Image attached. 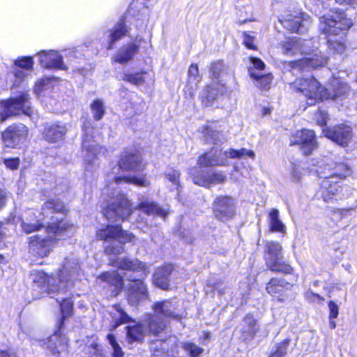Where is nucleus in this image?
<instances>
[{"mask_svg": "<svg viewBox=\"0 0 357 357\" xmlns=\"http://www.w3.org/2000/svg\"><path fill=\"white\" fill-rule=\"evenodd\" d=\"M114 266L121 270L127 271L125 278L133 282L128 289V301L132 305L148 298L149 292L143 280L147 276L149 271L144 263L137 259L128 257L118 259L114 261Z\"/></svg>", "mask_w": 357, "mask_h": 357, "instance_id": "nucleus-3", "label": "nucleus"}, {"mask_svg": "<svg viewBox=\"0 0 357 357\" xmlns=\"http://www.w3.org/2000/svg\"><path fill=\"white\" fill-rule=\"evenodd\" d=\"M169 344L167 340L155 339L152 340L150 343V350L153 357H160L168 351Z\"/></svg>", "mask_w": 357, "mask_h": 357, "instance_id": "nucleus-40", "label": "nucleus"}, {"mask_svg": "<svg viewBox=\"0 0 357 357\" xmlns=\"http://www.w3.org/2000/svg\"><path fill=\"white\" fill-rule=\"evenodd\" d=\"M317 121L319 125L321 126H324L326 124L327 121V114L324 112H319L317 114Z\"/></svg>", "mask_w": 357, "mask_h": 357, "instance_id": "nucleus-64", "label": "nucleus"}, {"mask_svg": "<svg viewBox=\"0 0 357 357\" xmlns=\"http://www.w3.org/2000/svg\"><path fill=\"white\" fill-rule=\"evenodd\" d=\"M250 75L255 80L257 86L261 89L267 90L270 88L273 76L271 73L263 74L260 72H254L253 69L248 70Z\"/></svg>", "mask_w": 357, "mask_h": 357, "instance_id": "nucleus-34", "label": "nucleus"}, {"mask_svg": "<svg viewBox=\"0 0 357 357\" xmlns=\"http://www.w3.org/2000/svg\"><path fill=\"white\" fill-rule=\"evenodd\" d=\"M181 348L189 357H199L204 351L203 348L190 341L183 342Z\"/></svg>", "mask_w": 357, "mask_h": 357, "instance_id": "nucleus-43", "label": "nucleus"}, {"mask_svg": "<svg viewBox=\"0 0 357 357\" xmlns=\"http://www.w3.org/2000/svg\"><path fill=\"white\" fill-rule=\"evenodd\" d=\"M188 82L193 86H196L200 82L201 77L199 73V68L197 64H192L188 69Z\"/></svg>", "mask_w": 357, "mask_h": 357, "instance_id": "nucleus-50", "label": "nucleus"}, {"mask_svg": "<svg viewBox=\"0 0 357 357\" xmlns=\"http://www.w3.org/2000/svg\"><path fill=\"white\" fill-rule=\"evenodd\" d=\"M93 128L90 121L84 122L82 130L84 132L82 151L84 155L85 168L87 171H92L98 165V160L100 155L105 153V147L100 146L93 135Z\"/></svg>", "mask_w": 357, "mask_h": 357, "instance_id": "nucleus-10", "label": "nucleus"}, {"mask_svg": "<svg viewBox=\"0 0 357 357\" xmlns=\"http://www.w3.org/2000/svg\"><path fill=\"white\" fill-rule=\"evenodd\" d=\"M268 228L271 232H278L283 235L286 234V226L280 218L279 211L273 208L268 213Z\"/></svg>", "mask_w": 357, "mask_h": 357, "instance_id": "nucleus-32", "label": "nucleus"}, {"mask_svg": "<svg viewBox=\"0 0 357 357\" xmlns=\"http://www.w3.org/2000/svg\"><path fill=\"white\" fill-rule=\"evenodd\" d=\"M172 270V266L170 264L158 268L153 274L154 284L162 289H167L169 285V276Z\"/></svg>", "mask_w": 357, "mask_h": 357, "instance_id": "nucleus-29", "label": "nucleus"}, {"mask_svg": "<svg viewBox=\"0 0 357 357\" xmlns=\"http://www.w3.org/2000/svg\"><path fill=\"white\" fill-rule=\"evenodd\" d=\"M3 163L6 167L11 170L17 169L20 165V159L18 158H12L4 159Z\"/></svg>", "mask_w": 357, "mask_h": 357, "instance_id": "nucleus-58", "label": "nucleus"}, {"mask_svg": "<svg viewBox=\"0 0 357 357\" xmlns=\"http://www.w3.org/2000/svg\"><path fill=\"white\" fill-rule=\"evenodd\" d=\"M227 155H228V158H231L249 157L252 159H254L255 156V152L253 151L247 150L244 148L239 150L231 149L229 151H227Z\"/></svg>", "mask_w": 357, "mask_h": 357, "instance_id": "nucleus-47", "label": "nucleus"}, {"mask_svg": "<svg viewBox=\"0 0 357 357\" xmlns=\"http://www.w3.org/2000/svg\"><path fill=\"white\" fill-rule=\"evenodd\" d=\"M138 208L149 215H155L165 218L167 211L153 201H142L138 204Z\"/></svg>", "mask_w": 357, "mask_h": 357, "instance_id": "nucleus-31", "label": "nucleus"}, {"mask_svg": "<svg viewBox=\"0 0 357 357\" xmlns=\"http://www.w3.org/2000/svg\"><path fill=\"white\" fill-rule=\"evenodd\" d=\"M328 308H329V311H330V314H329L330 319H335L337 317L338 313H339V307H338L337 305L335 302L331 301L328 303Z\"/></svg>", "mask_w": 357, "mask_h": 357, "instance_id": "nucleus-62", "label": "nucleus"}, {"mask_svg": "<svg viewBox=\"0 0 357 357\" xmlns=\"http://www.w3.org/2000/svg\"><path fill=\"white\" fill-rule=\"evenodd\" d=\"M254 37L247 33H243V44L250 50H255L256 46L253 43Z\"/></svg>", "mask_w": 357, "mask_h": 357, "instance_id": "nucleus-63", "label": "nucleus"}, {"mask_svg": "<svg viewBox=\"0 0 357 357\" xmlns=\"http://www.w3.org/2000/svg\"><path fill=\"white\" fill-rule=\"evenodd\" d=\"M51 84V79L45 77L38 81L34 88V91L36 94L40 95L43 91L49 89Z\"/></svg>", "mask_w": 357, "mask_h": 357, "instance_id": "nucleus-52", "label": "nucleus"}, {"mask_svg": "<svg viewBox=\"0 0 357 357\" xmlns=\"http://www.w3.org/2000/svg\"><path fill=\"white\" fill-rule=\"evenodd\" d=\"M142 160L141 155L137 152L130 153L126 152L121 155L118 167H114V169L119 170L121 169L125 171L140 172L144 168ZM112 174H115L114 170Z\"/></svg>", "mask_w": 357, "mask_h": 357, "instance_id": "nucleus-25", "label": "nucleus"}, {"mask_svg": "<svg viewBox=\"0 0 357 357\" xmlns=\"http://www.w3.org/2000/svg\"><path fill=\"white\" fill-rule=\"evenodd\" d=\"M290 339H284L276 343L271 349L268 357H287V354L292 349H289Z\"/></svg>", "mask_w": 357, "mask_h": 357, "instance_id": "nucleus-38", "label": "nucleus"}, {"mask_svg": "<svg viewBox=\"0 0 357 357\" xmlns=\"http://www.w3.org/2000/svg\"><path fill=\"white\" fill-rule=\"evenodd\" d=\"M222 280L214 275L211 276L207 280L206 286L205 288L206 292L208 294L209 291L214 292L218 291V294L222 296L224 295L227 289V287H222Z\"/></svg>", "mask_w": 357, "mask_h": 357, "instance_id": "nucleus-39", "label": "nucleus"}, {"mask_svg": "<svg viewBox=\"0 0 357 357\" xmlns=\"http://www.w3.org/2000/svg\"><path fill=\"white\" fill-rule=\"evenodd\" d=\"M0 121L3 122L11 116L24 114L31 116L33 109L31 106L28 92H20L17 96L0 102Z\"/></svg>", "mask_w": 357, "mask_h": 357, "instance_id": "nucleus-13", "label": "nucleus"}, {"mask_svg": "<svg viewBox=\"0 0 357 357\" xmlns=\"http://www.w3.org/2000/svg\"><path fill=\"white\" fill-rule=\"evenodd\" d=\"M203 133L206 135V140L216 144V136L218 134L215 131L212 130L209 127H206L203 130Z\"/></svg>", "mask_w": 357, "mask_h": 357, "instance_id": "nucleus-61", "label": "nucleus"}, {"mask_svg": "<svg viewBox=\"0 0 357 357\" xmlns=\"http://www.w3.org/2000/svg\"><path fill=\"white\" fill-rule=\"evenodd\" d=\"M104 198L101 207L104 216L110 222L127 219L132 213L131 205L126 196L114 188L108 186L103 189Z\"/></svg>", "mask_w": 357, "mask_h": 357, "instance_id": "nucleus-7", "label": "nucleus"}, {"mask_svg": "<svg viewBox=\"0 0 357 357\" xmlns=\"http://www.w3.org/2000/svg\"><path fill=\"white\" fill-rule=\"evenodd\" d=\"M208 180L209 187L211 184L224 183L226 180V176L220 172H208Z\"/></svg>", "mask_w": 357, "mask_h": 357, "instance_id": "nucleus-51", "label": "nucleus"}, {"mask_svg": "<svg viewBox=\"0 0 357 357\" xmlns=\"http://www.w3.org/2000/svg\"><path fill=\"white\" fill-rule=\"evenodd\" d=\"M26 70L18 68L16 67L13 68V73L15 77L14 85H19L20 81H24L28 76V74L25 72Z\"/></svg>", "mask_w": 357, "mask_h": 357, "instance_id": "nucleus-55", "label": "nucleus"}, {"mask_svg": "<svg viewBox=\"0 0 357 357\" xmlns=\"http://www.w3.org/2000/svg\"><path fill=\"white\" fill-rule=\"evenodd\" d=\"M312 162L316 167L314 171L322 178L316 197L324 202H332L342 190V181L351 174L350 167L340 159L332 160L326 158Z\"/></svg>", "mask_w": 357, "mask_h": 357, "instance_id": "nucleus-1", "label": "nucleus"}, {"mask_svg": "<svg viewBox=\"0 0 357 357\" xmlns=\"http://www.w3.org/2000/svg\"><path fill=\"white\" fill-rule=\"evenodd\" d=\"M113 178L114 179L115 184H119L122 181L127 183H132L138 186H147L149 185V181L144 176H126V175H115Z\"/></svg>", "mask_w": 357, "mask_h": 357, "instance_id": "nucleus-37", "label": "nucleus"}, {"mask_svg": "<svg viewBox=\"0 0 357 357\" xmlns=\"http://www.w3.org/2000/svg\"><path fill=\"white\" fill-rule=\"evenodd\" d=\"M114 308L118 313V317L116 321V326H119L121 324H125L129 322L130 320V317L128 315V314L121 308L119 305H116L114 306Z\"/></svg>", "mask_w": 357, "mask_h": 357, "instance_id": "nucleus-53", "label": "nucleus"}, {"mask_svg": "<svg viewBox=\"0 0 357 357\" xmlns=\"http://www.w3.org/2000/svg\"><path fill=\"white\" fill-rule=\"evenodd\" d=\"M305 298L310 302L321 303L324 298L319 294L314 293L312 290L309 289L305 293Z\"/></svg>", "mask_w": 357, "mask_h": 357, "instance_id": "nucleus-59", "label": "nucleus"}, {"mask_svg": "<svg viewBox=\"0 0 357 357\" xmlns=\"http://www.w3.org/2000/svg\"><path fill=\"white\" fill-rule=\"evenodd\" d=\"M349 86L347 83L344 82H337V86L334 89L333 93L329 92L330 97H328L327 99H337V98H342L344 96H346L349 91Z\"/></svg>", "mask_w": 357, "mask_h": 357, "instance_id": "nucleus-46", "label": "nucleus"}, {"mask_svg": "<svg viewBox=\"0 0 357 357\" xmlns=\"http://www.w3.org/2000/svg\"><path fill=\"white\" fill-rule=\"evenodd\" d=\"M180 172L176 169L169 168L167 169L165 173V178L172 183V185L169 186L171 191H176V195L178 196V190L181 187L180 185Z\"/></svg>", "mask_w": 357, "mask_h": 357, "instance_id": "nucleus-42", "label": "nucleus"}, {"mask_svg": "<svg viewBox=\"0 0 357 357\" xmlns=\"http://www.w3.org/2000/svg\"><path fill=\"white\" fill-rule=\"evenodd\" d=\"M259 328L257 319L252 315L247 314L240 326L241 338L245 342L251 341Z\"/></svg>", "mask_w": 357, "mask_h": 357, "instance_id": "nucleus-28", "label": "nucleus"}, {"mask_svg": "<svg viewBox=\"0 0 357 357\" xmlns=\"http://www.w3.org/2000/svg\"><path fill=\"white\" fill-rule=\"evenodd\" d=\"M175 303L171 300H164L154 303V314L149 315L147 321L149 333L154 336H158L166 328L169 319H180L181 317L175 312Z\"/></svg>", "mask_w": 357, "mask_h": 357, "instance_id": "nucleus-9", "label": "nucleus"}, {"mask_svg": "<svg viewBox=\"0 0 357 357\" xmlns=\"http://www.w3.org/2000/svg\"><path fill=\"white\" fill-rule=\"evenodd\" d=\"M189 174L192 176L195 184L208 188V172L194 167L190 169Z\"/></svg>", "mask_w": 357, "mask_h": 357, "instance_id": "nucleus-36", "label": "nucleus"}, {"mask_svg": "<svg viewBox=\"0 0 357 357\" xmlns=\"http://www.w3.org/2000/svg\"><path fill=\"white\" fill-rule=\"evenodd\" d=\"M230 70L221 60L211 64L210 73L212 77L217 79L212 84L208 86L200 94L202 102L206 106H208L217 98L218 96L224 95L227 92V89L223 79L219 80L224 75H228Z\"/></svg>", "mask_w": 357, "mask_h": 357, "instance_id": "nucleus-11", "label": "nucleus"}, {"mask_svg": "<svg viewBox=\"0 0 357 357\" xmlns=\"http://www.w3.org/2000/svg\"><path fill=\"white\" fill-rule=\"evenodd\" d=\"M70 289L67 288L59 293L56 291L54 296L56 301L60 306L61 317L57 322L56 331L49 337L47 347L56 357H61V354L66 353L68 348V339L65 335L62 334L61 330L65 319L70 316L73 311V303L69 296L71 294L68 293Z\"/></svg>", "mask_w": 357, "mask_h": 357, "instance_id": "nucleus-5", "label": "nucleus"}, {"mask_svg": "<svg viewBox=\"0 0 357 357\" xmlns=\"http://www.w3.org/2000/svg\"><path fill=\"white\" fill-rule=\"evenodd\" d=\"M146 72H139L135 73H124L121 79L135 85H141L145 82Z\"/></svg>", "mask_w": 357, "mask_h": 357, "instance_id": "nucleus-44", "label": "nucleus"}, {"mask_svg": "<svg viewBox=\"0 0 357 357\" xmlns=\"http://www.w3.org/2000/svg\"><path fill=\"white\" fill-rule=\"evenodd\" d=\"M135 40L123 44L113 57L115 62L124 64L132 60L139 51V44Z\"/></svg>", "mask_w": 357, "mask_h": 357, "instance_id": "nucleus-26", "label": "nucleus"}, {"mask_svg": "<svg viewBox=\"0 0 357 357\" xmlns=\"http://www.w3.org/2000/svg\"><path fill=\"white\" fill-rule=\"evenodd\" d=\"M31 278L34 286L46 292L50 298H54L56 291H61L56 275L50 276L43 271H33Z\"/></svg>", "mask_w": 357, "mask_h": 357, "instance_id": "nucleus-17", "label": "nucleus"}, {"mask_svg": "<svg viewBox=\"0 0 357 357\" xmlns=\"http://www.w3.org/2000/svg\"><path fill=\"white\" fill-rule=\"evenodd\" d=\"M96 236L104 241L105 252L109 255H118L123 252V245L128 242L134 243L135 238L132 233L122 229L119 225H108L98 229Z\"/></svg>", "mask_w": 357, "mask_h": 357, "instance_id": "nucleus-8", "label": "nucleus"}, {"mask_svg": "<svg viewBox=\"0 0 357 357\" xmlns=\"http://www.w3.org/2000/svg\"><path fill=\"white\" fill-rule=\"evenodd\" d=\"M130 28L123 20L116 22L111 29L105 31L103 43L107 50L114 49L115 44L125 36H130Z\"/></svg>", "mask_w": 357, "mask_h": 357, "instance_id": "nucleus-20", "label": "nucleus"}, {"mask_svg": "<svg viewBox=\"0 0 357 357\" xmlns=\"http://www.w3.org/2000/svg\"><path fill=\"white\" fill-rule=\"evenodd\" d=\"M28 136V129L23 124H15L9 126L3 133L2 139L8 147L15 148L23 143Z\"/></svg>", "mask_w": 357, "mask_h": 357, "instance_id": "nucleus-21", "label": "nucleus"}, {"mask_svg": "<svg viewBox=\"0 0 357 357\" xmlns=\"http://www.w3.org/2000/svg\"><path fill=\"white\" fill-rule=\"evenodd\" d=\"M264 258L267 267L274 272L292 274L293 268L283 261L282 246L276 241H268L265 245Z\"/></svg>", "mask_w": 357, "mask_h": 357, "instance_id": "nucleus-14", "label": "nucleus"}, {"mask_svg": "<svg viewBox=\"0 0 357 357\" xmlns=\"http://www.w3.org/2000/svg\"><path fill=\"white\" fill-rule=\"evenodd\" d=\"M14 67L31 71L33 66V60L31 56H20L14 61Z\"/></svg>", "mask_w": 357, "mask_h": 357, "instance_id": "nucleus-48", "label": "nucleus"}, {"mask_svg": "<svg viewBox=\"0 0 357 357\" xmlns=\"http://www.w3.org/2000/svg\"><path fill=\"white\" fill-rule=\"evenodd\" d=\"M227 151L222 152L221 149L213 147L210 151L199 157L197 164L204 167L223 166L227 165Z\"/></svg>", "mask_w": 357, "mask_h": 357, "instance_id": "nucleus-23", "label": "nucleus"}, {"mask_svg": "<svg viewBox=\"0 0 357 357\" xmlns=\"http://www.w3.org/2000/svg\"><path fill=\"white\" fill-rule=\"evenodd\" d=\"M91 110L95 120H100L105 114V109L102 100L96 99L91 104Z\"/></svg>", "mask_w": 357, "mask_h": 357, "instance_id": "nucleus-45", "label": "nucleus"}, {"mask_svg": "<svg viewBox=\"0 0 357 357\" xmlns=\"http://www.w3.org/2000/svg\"><path fill=\"white\" fill-rule=\"evenodd\" d=\"M352 25L351 19L337 10H330L319 17V31L328 35L327 51L328 54H341L345 50V31Z\"/></svg>", "mask_w": 357, "mask_h": 357, "instance_id": "nucleus-2", "label": "nucleus"}, {"mask_svg": "<svg viewBox=\"0 0 357 357\" xmlns=\"http://www.w3.org/2000/svg\"><path fill=\"white\" fill-rule=\"evenodd\" d=\"M281 24L292 32L303 33L305 32L311 24V20L306 13L294 11V14H288L279 19Z\"/></svg>", "mask_w": 357, "mask_h": 357, "instance_id": "nucleus-16", "label": "nucleus"}, {"mask_svg": "<svg viewBox=\"0 0 357 357\" xmlns=\"http://www.w3.org/2000/svg\"><path fill=\"white\" fill-rule=\"evenodd\" d=\"M234 199L229 196L218 197L213 204L214 215L222 222L229 220L235 214Z\"/></svg>", "mask_w": 357, "mask_h": 357, "instance_id": "nucleus-18", "label": "nucleus"}, {"mask_svg": "<svg viewBox=\"0 0 357 357\" xmlns=\"http://www.w3.org/2000/svg\"><path fill=\"white\" fill-rule=\"evenodd\" d=\"M100 347L98 344H91L90 347L91 357H105Z\"/></svg>", "mask_w": 357, "mask_h": 357, "instance_id": "nucleus-60", "label": "nucleus"}, {"mask_svg": "<svg viewBox=\"0 0 357 357\" xmlns=\"http://www.w3.org/2000/svg\"><path fill=\"white\" fill-rule=\"evenodd\" d=\"M250 60V63L252 64V67H250L249 69H253L254 72H256V70H259L260 72L264 69L265 63L261 59L251 56Z\"/></svg>", "mask_w": 357, "mask_h": 357, "instance_id": "nucleus-57", "label": "nucleus"}, {"mask_svg": "<svg viewBox=\"0 0 357 357\" xmlns=\"http://www.w3.org/2000/svg\"><path fill=\"white\" fill-rule=\"evenodd\" d=\"M290 88L292 91L301 93L306 97L309 105H313L319 100L330 97L328 90L324 88L313 76L297 78L290 84Z\"/></svg>", "mask_w": 357, "mask_h": 357, "instance_id": "nucleus-12", "label": "nucleus"}, {"mask_svg": "<svg viewBox=\"0 0 357 357\" xmlns=\"http://www.w3.org/2000/svg\"><path fill=\"white\" fill-rule=\"evenodd\" d=\"M347 212L348 211L344 209H333L331 210L328 215H330L331 219L333 222L337 223L340 220L343 218V217H344V215H346Z\"/></svg>", "mask_w": 357, "mask_h": 357, "instance_id": "nucleus-54", "label": "nucleus"}, {"mask_svg": "<svg viewBox=\"0 0 357 357\" xmlns=\"http://www.w3.org/2000/svg\"><path fill=\"white\" fill-rule=\"evenodd\" d=\"M107 339L112 348V357H123L124 355V352L123 351L121 347L118 344L115 336L109 333L107 335Z\"/></svg>", "mask_w": 357, "mask_h": 357, "instance_id": "nucleus-49", "label": "nucleus"}, {"mask_svg": "<svg viewBox=\"0 0 357 357\" xmlns=\"http://www.w3.org/2000/svg\"><path fill=\"white\" fill-rule=\"evenodd\" d=\"M290 144H299L305 155L310 154L317 146L314 132L307 129L297 130L291 136Z\"/></svg>", "mask_w": 357, "mask_h": 357, "instance_id": "nucleus-19", "label": "nucleus"}, {"mask_svg": "<svg viewBox=\"0 0 357 357\" xmlns=\"http://www.w3.org/2000/svg\"><path fill=\"white\" fill-rule=\"evenodd\" d=\"M40 65L48 69L66 70L63 61V56L59 54L57 51L42 50L38 53Z\"/></svg>", "mask_w": 357, "mask_h": 357, "instance_id": "nucleus-24", "label": "nucleus"}, {"mask_svg": "<svg viewBox=\"0 0 357 357\" xmlns=\"http://www.w3.org/2000/svg\"><path fill=\"white\" fill-rule=\"evenodd\" d=\"M292 284L282 278H272L266 284V291L273 297L283 301L287 296V292L290 291Z\"/></svg>", "mask_w": 357, "mask_h": 357, "instance_id": "nucleus-27", "label": "nucleus"}, {"mask_svg": "<svg viewBox=\"0 0 357 357\" xmlns=\"http://www.w3.org/2000/svg\"><path fill=\"white\" fill-rule=\"evenodd\" d=\"M67 129L64 124L47 123L43 132L45 139L50 142H56L63 138Z\"/></svg>", "mask_w": 357, "mask_h": 357, "instance_id": "nucleus-30", "label": "nucleus"}, {"mask_svg": "<svg viewBox=\"0 0 357 357\" xmlns=\"http://www.w3.org/2000/svg\"><path fill=\"white\" fill-rule=\"evenodd\" d=\"M144 329L141 324L127 326V337L129 342L141 341L144 338Z\"/></svg>", "mask_w": 357, "mask_h": 357, "instance_id": "nucleus-41", "label": "nucleus"}, {"mask_svg": "<svg viewBox=\"0 0 357 357\" xmlns=\"http://www.w3.org/2000/svg\"><path fill=\"white\" fill-rule=\"evenodd\" d=\"M99 279L114 287L113 291H119L123 285L122 277L115 271L103 273L100 275Z\"/></svg>", "mask_w": 357, "mask_h": 357, "instance_id": "nucleus-33", "label": "nucleus"}, {"mask_svg": "<svg viewBox=\"0 0 357 357\" xmlns=\"http://www.w3.org/2000/svg\"><path fill=\"white\" fill-rule=\"evenodd\" d=\"M323 132L327 138L342 146H347L352 137L351 128L346 125H339L332 128H324Z\"/></svg>", "mask_w": 357, "mask_h": 357, "instance_id": "nucleus-22", "label": "nucleus"}, {"mask_svg": "<svg viewBox=\"0 0 357 357\" xmlns=\"http://www.w3.org/2000/svg\"><path fill=\"white\" fill-rule=\"evenodd\" d=\"M80 272L81 267L78 259L73 255L66 257L61 268L56 275L59 283V289L62 291L67 288H70Z\"/></svg>", "mask_w": 357, "mask_h": 357, "instance_id": "nucleus-15", "label": "nucleus"}, {"mask_svg": "<svg viewBox=\"0 0 357 357\" xmlns=\"http://www.w3.org/2000/svg\"><path fill=\"white\" fill-rule=\"evenodd\" d=\"M310 41L301 40L294 37L288 38L282 45V52L287 55H294L298 53L306 54L305 56L299 60L291 62L292 68H298L301 70H309L315 69L319 66H324L327 61V56L321 54V52L311 54L310 48Z\"/></svg>", "mask_w": 357, "mask_h": 357, "instance_id": "nucleus-6", "label": "nucleus"}, {"mask_svg": "<svg viewBox=\"0 0 357 357\" xmlns=\"http://www.w3.org/2000/svg\"><path fill=\"white\" fill-rule=\"evenodd\" d=\"M48 236L39 235L29 238V252L37 257L43 258L49 255L54 247V241H59L72 236L76 231V227L67 221L61 220L52 222L47 227Z\"/></svg>", "mask_w": 357, "mask_h": 357, "instance_id": "nucleus-4", "label": "nucleus"}, {"mask_svg": "<svg viewBox=\"0 0 357 357\" xmlns=\"http://www.w3.org/2000/svg\"><path fill=\"white\" fill-rule=\"evenodd\" d=\"M42 214L44 216H48L49 214H52L54 213H64L66 209V206L63 202H61L59 199H50L44 203L42 206Z\"/></svg>", "mask_w": 357, "mask_h": 357, "instance_id": "nucleus-35", "label": "nucleus"}, {"mask_svg": "<svg viewBox=\"0 0 357 357\" xmlns=\"http://www.w3.org/2000/svg\"><path fill=\"white\" fill-rule=\"evenodd\" d=\"M43 226V223H39L38 220L37 223H29L24 221L22 223V229L27 234L37 231Z\"/></svg>", "mask_w": 357, "mask_h": 357, "instance_id": "nucleus-56", "label": "nucleus"}]
</instances>
